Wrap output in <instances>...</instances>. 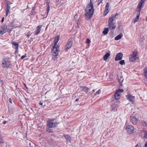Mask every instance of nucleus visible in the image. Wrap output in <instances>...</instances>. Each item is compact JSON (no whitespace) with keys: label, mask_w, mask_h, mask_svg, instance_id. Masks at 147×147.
<instances>
[{"label":"nucleus","mask_w":147,"mask_h":147,"mask_svg":"<svg viewBox=\"0 0 147 147\" xmlns=\"http://www.w3.org/2000/svg\"><path fill=\"white\" fill-rule=\"evenodd\" d=\"M94 11L93 5L90 0L89 3L85 10V17L86 20L90 19L93 14Z\"/></svg>","instance_id":"f257e3e1"},{"label":"nucleus","mask_w":147,"mask_h":147,"mask_svg":"<svg viewBox=\"0 0 147 147\" xmlns=\"http://www.w3.org/2000/svg\"><path fill=\"white\" fill-rule=\"evenodd\" d=\"M47 131L50 132V128H53L56 127L57 123L56 121L54 119H51L47 122Z\"/></svg>","instance_id":"f03ea898"},{"label":"nucleus","mask_w":147,"mask_h":147,"mask_svg":"<svg viewBox=\"0 0 147 147\" xmlns=\"http://www.w3.org/2000/svg\"><path fill=\"white\" fill-rule=\"evenodd\" d=\"M137 52L136 51H134L129 58V61L131 62H133L138 59V57L137 55Z\"/></svg>","instance_id":"7ed1b4c3"},{"label":"nucleus","mask_w":147,"mask_h":147,"mask_svg":"<svg viewBox=\"0 0 147 147\" xmlns=\"http://www.w3.org/2000/svg\"><path fill=\"white\" fill-rule=\"evenodd\" d=\"M11 65L10 62L6 60H3L2 61V67L3 68L9 67Z\"/></svg>","instance_id":"20e7f679"},{"label":"nucleus","mask_w":147,"mask_h":147,"mask_svg":"<svg viewBox=\"0 0 147 147\" xmlns=\"http://www.w3.org/2000/svg\"><path fill=\"white\" fill-rule=\"evenodd\" d=\"M123 92V90L121 89L117 90L115 92L114 97L115 98L116 100H118L120 98L121 93Z\"/></svg>","instance_id":"39448f33"},{"label":"nucleus","mask_w":147,"mask_h":147,"mask_svg":"<svg viewBox=\"0 0 147 147\" xmlns=\"http://www.w3.org/2000/svg\"><path fill=\"white\" fill-rule=\"evenodd\" d=\"M127 132L129 134H131L133 133L134 130V128L132 125H129L125 127Z\"/></svg>","instance_id":"423d86ee"},{"label":"nucleus","mask_w":147,"mask_h":147,"mask_svg":"<svg viewBox=\"0 0 147 147\" xmlns=\"http://www.w3.org/2000/svg\"><path fill=\"white\" fill-rule=\"evenodd\" d=\"M145 0H141L138 5L136 11L140 13Z\"/></svg>","instance_id":"0eeeda50"},{"label":"nucleus","mask_w":147,"mask_h":147,"mask_svg":"<svg viewBox=\"0 0 147 147\" xmlns=\"http://www.w3.org/2000/svg\"><path fill=\"white\" fill-rule=\"evenodd\" d=\"M108 26L110 30L115 29L116 27L113 22L109 20L108 21Z\"/></svg>","instance_id":"6e6552de"},{"label":"nucleus","mask_w":147,"mask_h":147,"mask_svg":"<svg viewBox=\"0 0 147 147\" xmlns=\"http://www.w3.org/2000/svg\"><path fill=\"white\" fill-rule=\"evenodd\" d=\"M126 97L127 100L132 102L133 103L134 102V96H133L130 94H128L126 96Z\"/></svg>","instance_id":"1a4fd4ad"},{"label":"nucleus","mask_w":147,"mask_h":147,"mask_svg":"<svg viewBox=\"0 0 147 147\" xmlns=\"http://www.w3.org/2000/svg\"><path fill=\"white\" fill-rule=\"evenodd\" d=\"M7 31L8 30L7 29L6 26L5 25H3L1 27L0 34H3L7 32Z\"/></svg>","instance_id":"9d476101"},{"label":"nucleus","mask_w":147,"mask_h":147,"mask_svg":"<svg viewBox=\"0 0 147 147\" xmlns=\"http://www.w3.org/2000/svg\"><path fill=\"white\" fill-rule=\"evenodd\" d=\"M123 54L122 53H118L116 56L115 60L117 61L118 60H119L122 59L123 57Z\"/></svg>","instance_id":"9b49d317"},{"label":"nucleus","mask_w":147,"mask_h":147,"mask_svg":"<svg viewBox=\"0 0 147 147\" xmlns=\"http://www.w3.org/2000/svg\"><path fill=\"white\" fill-rule=\"evenodd\" d=\"M72 44L73 42L72 41L68 42L65 46V50L66 51L69 49L72 46Z\"/></svg>","instance_id":"f8f14e48"},{"label":"nucleus","mask_w":147,"mask_h":147,"mask_svg":"<svg viewBox=\"0 0 147 147\" xmlns=\"http://www.w3.org/2000/svg\"><path fill=\"white\" fill-rule=\"evenodd\" d=\"M130 120L134 124H136L138 122V120L136 117L131 116L130 117Z\"/></svg>","instance_id":"ddd939ff"},{"label":"nucleus","mask_w":147,"mask_h":147,"mask_svg":"<svg viewBox=\"0 0 147 147\" xmlns=\"http://www.w3.org/2000/svg\"><path fill=\"white\" fill-rule=\"evenodd\" d=\"M53 50L54 51L53 53V58L55 60H56L57 59V58L56 57L58 55L59 51L58 49H55Z\"/></svg>","instance_id":"4468645a"},{"label":"nucleus","mask_w":147,"mask_h":147,"mask_svg":"<svg viewBox=\"0 0 147 147\" xmlns=\"http://www.w3.org/2000/svg\"><path fill=\"white\" fill-rule=\"evenodd\" d=\"M42 26L39 25L38 26L37 28H36V30L35 31V35L37 34H38L40 32V31L41 30V27Z\"/></svg>","instance_id":"2eb2a0df"},{"label":"nucleus","mask_w":147,"mask_h":147,"mask_svg":"<svg viewBox=\"0 0 147 147\" xmlns=\"http://www.w3.org/2000/svg\"><path fill=\"white\" fill-rule=\"evenodd\" d=\"M123 36L122 33H120L119 35L116 36L115 38V40H118L120 39Z\"/></svg>","instance_id":"dca6fc26"},{"label":"nucleus","mask_w":147,"mask_h":147,"mask_svg":"<svg viewBox=\"0 0 147 147\" xmlns=\"http://www.w3.org/2000/svg\"><path fill=\"white\" fill-rule=\"evenodd\" d=\"M81 88L82 90L85 92L86 93H87L88 92V88L86 87H81Z\"/></svg>","instance_id":"f3484780"},{"label":"nucleus","mask_w":147,"mask_h":147,"mask_svg":"<svg viewBox=\"0 0 147 147\" xmlns=\"http://www.w3.org/2000/svg\"><path fill=\"white\" fill-rule=\"evenodd\" d=\"M12 43L14 47L16 49V51H17L18 48V44L16 42H12Z\"/></svg>","instance_id":"a211bd4d"},{"label":"nucleus","mask_w":147,"mask_h":147,"mask_svg":"<svg viewBox=\"0 0 147 147\" xmlns=\"http://www.w3.org/2000/svg\"><path fill=\"white\" fill-rule=\"evenodd\" d=\"M64 137L67 142H70L71 141V138L69 135H65L64 136Z\"/></svg>","instance_id":"6ab92c4d"},{"label":"nucleus","mask_w":147,"mask_h":147,"mask_svg":"<svg viewBox=\"0 0 147 147\" xmlns=\"http://www.w3.org/2000/svg\"><path fill=\"white\" fill-rule=\"evenodd\" d=\"M117 15H118V14L116 13L115 15L113 16L111 18L109 19V20L113 22V20L115 19L116 16Z\"/></svg>","instance_id":"aec40b11"},{"label":"nucleus","mask_w":147,"mask_h":147,"mask_svg":"<svg viewBox=\"0 0 147 147\" xmlns=\"http://www.w3.org/2000/svg\"><path fill=\"white\" fill-rule=\"evenodd\" d=\"M140 15V13H139L138 14L136 18L134 20V23H135L136 22H137L139 21Z\"/></svg>","instance_id":"412c9836"},{"label":"nucleus","mask_w":147,"mask_h":147,"mask_svg":"<svg viewBox=\"0 0 147 147\" xmlns=\"http://www.w3.org/2000/svg\"><path fill=\"white\" fill-rule=\"evenodd\" d=\"M110 55V54L109 53H107L103 57L104 59L106 61L108 59V57Z\"/></svg>","instance_id":"4be33fe9"},{"label":"nucleus","mask_w":147,"mask_h":147,"mask_svg":"<svg viewBox=\"0 0 147 147\" xmlns=\"http://www.w3.org/2000/svg\"><path fill=\"white\" fill-rule=\"evenodd\" d=\"M109 30L108 28H106L104 29L102 32V33L104 35H106L109 32Z\"/></svg>","instance_id":"5701e85b"},{"label":"nucleus","mask_w":147,"mask_h":147,"mask_svg":"<svg viewBox=\"0 0 147 147\" xmlns=\"http://www.w3.org/2000/svg\"><path fill=\"white\" fill-rule=\"evenodd\" d=\"M109 11V8H105V9L104 11V15L105 16L106 15Z\"/></svg>","instance_id":"b1692460"},{"label":"nucleus","mask_w":147,"mask_h":147,"mask_svg":"<svg viewBox=\"0 0 147 147\" xmlns=\"http://www.w3.org/2000/svg\"><path fill=\"white\" fill-rule=\"evenodd\" d=\"M59 36H57L55 38L54 40L55 41V45L57 44V42L59 40Z\"/></svg>","instance_id":"393cba45"},{"label":"nucleus","mask_w":147,"mask_h":147,"mask_svg":"<svg viewBox=\"0 0 147 147\" xmlns=\"http://www.w3.org/2000/svg\"><path fill=\"white\" fill-rule=\"evenodd\" d=\"M144 76L146 79H147V67H146L144 69Z\"/></svg>","instance_id":"a878e982"},{"label":"nucleus","mask_w":147,"mask_h":147,"mask_svg":"<svg viewBox=\"0 0 147 147\" xmlns=\"http://www.w3.org/2000/svg\"><path fill=\"white\" fill-rule=\"evenodd\" d=\"M123 78L121 77L120 79H119L118 80L119 82L120 85L122 86V83L123 82Z\"/></svg>","instance_id":"bb28decb"},{"label":"nucleus","mask_w":147,"mask_h":147,"mask_svg":"<svg viewBox=\"0 0 147 147\" xmlns=\"http://www.w3.org/2000/svg\"><path fill=\"white\" fill-rule=\"evenodd\" d=\"M59 47L58 45H57V44L55 45V43H54V45L53 46V50H54L55 49H58Z\"/></svg>","instance_id":"cd10ccee"},{"label":"nucleus","mask_w":147,"mask_h":147,"mask_svg":"<svg viewBox=\"0 0 147 147\" xmlns=\"http://www.w3.org/2000/svg\"><path fill=\"white\" fill-rule=\"evenodd\" d=\"M119 63L120 64L123 65L125 64V62L124 60L121 61H119Z\"/></svg>","instance_id":"c85d7f7f"},{"label":"nucleus","mask_w":147,"mask_h":147,"mask_svg":"<svg viewBox=\"0 0 147 147\" xmlns=\"http://www.w3.org/2000/svg\"><path fill=\"white\" fill-rule=\"evenodd\" d=\"M142 124L144 126H147V123L145 121H143L142 123Z\"/></svg>","instance_id":"c756f323"},{"label":"nucleus","mask_w":147,"mask_h":147,"mask_svg":"<svg viewBox=\"0 0 147 147\" xmlns=\"http://www.w3.org/2000/svg\"><path fill=\"white\" fill-rule=\"evenodd\" d=\"M144 137L145 138L147 139V131H146L145 132Z\"/></svg>","instance_id":"7c9ffc66"},{"label":"nucleus","mask_w":147,"mask_h":147,"mask_svg":"<svg viewBox=\"0 0 147 147\" xmlns=\"http://www.w3.org/2000/svg\"><path fill=\"white\" fill-rule=\"evenodd\" d=\"M109 3H107L106 4L105 8H109Z\"/></svg>","instance_id":"2f4dec72"},{"label":"nucleus","mask_w":147,"mask_h":147,"mask_svg":"<svg viewBox=\"0 0 147 147\" xmlns=\"http://www.w3.org/2000/svg\"><path fill=\"white\" fill-rule=\"evenodd\" d=\"M10 13L9 10H6V16H7L8 14Z\"/></svg>","instance_id":"473e14b6"},{"label":"nucleus","mask_w":147,"mask_h":147,"mask_svg":"<svg viewBox=\"0 0 147 147\" xmlns=\"http://www.w3.org/2000/svg\"><path fill=\"white\" fill-rule=\"evenodd\" d=\"M35 7H33L32 8V9L31 10V12L33 13L35 11Z\"/></svg>","instance_id":"72a5a7b5"},{"label":"nucleus","mask_w":147,"mask_h":147,"mask_svg":"<svg viewBox=\"0 0 147 147\" xmlns=\"http://www.w3.org/2000/svg\"><path fill=\"white\" fill-rule=\"evenodd\" d=\"M50 9V6L49 5L48 6L47 9V13H48Z\"/></svg>","instance_id":"f704fd0d"},{"label":"nucleus","mask_w":147,"mask_h":147,"mask_svg":"<svg viewBox=\"0 0 147 147\" xmlns=\"http://www.w3.org/2000/svg\"><path fill=\"white\" fill-rule=\"evenodd\" d=\"M31 34H32V33H31L30 32H28L27 34V37L28 38H29V36H30L31 35Z\"/></svg>","instance_id":"c9c22d12"},{"label":"nucleus","mask_w":147,"mask_h":147,"mask_svg":"<svg viewBox=\"0 0 147 147\" xmlns=\"http://www.w3.org/2000/svg\"><path fill=\"white\" fill-rule=\"evenodd\" d=\"M100 93V90H99L98 91H97V92H96V93L95 94H99Z\"/></svg>","instance_id":"e433bc0d"},{"label":"nucleus","mask_w":147,"mask_h":147,"mask_svg":"<svg viewBox=\"0 0 147 147\" xmlns=\"http://www.w3.org/2000/svg\"><path fill=\"white\" fill-rule=\"evenodd\" d=\"M10 7L9 5H7V6L6 8V10H9L10 9Z\"/></svg>","instance_id":"4c0bfd02"},{"label":"nucleus","mask_w":147,"mask_h":147,"mask_svg":"<svg viewBox=\"0 0 147 147\" xmlns=\"http://www.w3.org/2000/svg\"><path fill=\"white\" fill-rule=\"evenodd\" d=\"M86 42L88 44L90 43V40H89L88 38L87 39Z\"/></svg>","instance_id":"58836bf2"},{"label":"nucleus","mask_w":147,"mask_h":147,"mask_svg":"<svg viewBox=\"0 0 147 147\" xmlns=\"http://www.w3.org/2000/svg\"><path fill=\"white\" fill-rule=\"evenodd\" d=\"M26 57V55H23L22 56V57H21V58L22 59H24L25 57Z\"/></svg>","instance_id":"ea45409f"},{"label":"nucleus","mask_w":147,"mask_h":147,"mask_svg":"<svg viewBox=\"0 0 147 147\" xmlns=\"http://www.w3.org/2000/svg\"><path fill=\"white\" fill-rule=\"evenodd\" d=\"M0 143H3V141L2 139L1 138H0Z\"/></svg>","instance_id":"a19ab883"},{"label":"nucleus","mask_w":147,"mask_h":147,"mask_svg":"<svg viewBox=\"0 0 147 147\" xmlns=\"http://www.w3.org/2000/svg\"><path fill=\"white\" fill-rule=\"evenodd\" d=\"M2 137V133L1 131H0V138L1 139Z\"/></svg>","instance_id":"79ce46f5"},{"label":"nucleus","mask_w":147,"mask_h":147,"mask_svg":"<svg viewBox=\"0 0 147 147\" xmlns=\"http://www.w3.org/2000/svg\"><path fill=\"white\" fill-rule=\"evenodd\" d=\"M103 0H98V4H99Z\"/></svg>","instance_id":"37998d69"},{"label":"nucleus","mask_w":147,"mask_h":147,"mask_svg":"<svg viewBox=\"0 0 147 147\" xmlns=\"http://www.w3.org/2000/svg\"><path fill=\"white\" fill-rule=\"evenodd\" d=\"M4 17H3L2 18V20H1V22H3L4 21Z\"/></svg>","instance_id":"c03bdc74"},{"label":"nucleus","mask_w":147,"mask_h":147,"mask_svg":"<svg viewBox=\"0 0 147 147\" xmlns=\"http://www.w3.org/2000/svg\"><path fill=\"white\" fill-rule=\"evenodd\" d=\"M6 123H7V122L6 121H4L3 122V123L4 125Z\"/></svg>","instance_id":"a18cd8bd"},{"label":"nucleus","mask_w":147,"mask_h":147,"mask_svg":"<svg viewBox=\"0 0 147 147\" xmlns=\"http://www.w3.org/2000/svg\"><path fill=\"white\" fill-rule=\"evenodd\" d=\"M39 105H43V103H42V102H39Z\"/></svg>","instance_id":"49530a36"},{"label":"nucleus","mask_w":147,"mask_h":147,"mask_svg":"<svg viewBox=\"0 0 147 147\" xmlns=\"http://www.w3.org/2000/svg\"><path fill=\"white\" fill-rule=\"evenodd\" d=\"M40 147H46V146L45 145H42L41 146H40Z\"/></svg>","instance_id":"de8ad7c7"},{"label":"nucleus","mask_w":147,"mask_h":147,"mask_svg":"<svg viewBox=\"0 0 147 147\" xmlns=\"http://www.w3.org/2000/svg\"><path fill=\"white\" fill-rule=\"evenodd\" d=\"M144 147H147V142H146V143L145 144V146H144Z\"/></svg>","instance_id":"09e8293b"},{"label":"nucleus","mask_w":147,"mask_h":147,"mask_svg":"<svg viewBox=\"0 0 147 147\" xmlns=\"http://www.w3.org/2000/svg\"><path fill=\"white\" fill-rule=\"evenodd\" d=\"M9 102L10 103H12V102H11V98H10L9 99Z\"/></svg>","instance_id":"8fccbe9b"},{"label":"nucleus","mask_w":147,"mask_h":147,"mask_svg":"<svg viewBox=\"0 0 147 147\" xmlns=\"http://www.w3.org/2000/svg\"><path fill=\"white\" fill-rule=\"evenodd\" d=\"M0 85H1L2 84V81H0Z\"/></svg>","instance_id":"3c124183"},{"label":"nucleus","mask_w":147,"mask_h":147,"mask_svg":"<svg viewBox=\"0 0 147 147\" xmlns=\"http://www.w3.org/2000/svg\"><path fill=\"white\" fill-rule=\"evenodd\" d=\"M136 147H139V145L137 144L136 146Z\"/></svg>","instance_id":"603ef678"},{"label":"nucleus","mask_w":147,"mask_h":147,"mask_svg":"<svg viewBox=\"0 0 147 147\" xmlns=\"http://www.w3.org/2000/svg\"><path fill=\"white\" fill-rule=\"evenodd\" d=\"M76 100V101H78L79 100V99L78 98H77Z\"/></svg>","instance_id":"864d4df0"},{"label":"nucleus","mask_w":147,"mask_h":147,"mask_svg":"<svg viewBox=\"0 0 147 147\" xmlns=\"http://www.w3.org/2000/svg\"><path fill=\"white\" fill-rule=\"evenodd\" d=\"M94 90H93V92H94Z\"/></svg>","instance_id":"5fc2aeb1"},{"label":"nucleus","mask_w":147,"mask_h":147,"mask_svg":"<svg viewBox=\"0 0 147 147\" xmlns=\"http://www.w3.org/2000/svg\"><path fill=\"white\" fill-rule=\"evenodd\" d=\"M56 1H59V0H56Z\"/></svg>","instance_id":"6e6d98bb"},{"label":"nucleus","mask_w":147,"mask_h":147,"mask_svg":"<svg viewBox=\"0 0 147 147\" xmlns=\"http://www.w3.org/2000/svg\"><path fill=\"white\" fill-rule=\"evenodd\" d=\"M146 21H147V18H146Z\"/></svg>","instance_id":"4d7b16f0"}]
</instances>
